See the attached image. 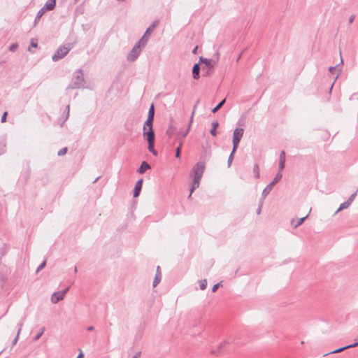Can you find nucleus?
Here are the masks:
<instances>
[{
  "mask_svg": "<svg viewBox=\"0 0 358 358\" xmlns=\"http://www.w3.org/2000/svg\"><path fill=\"white\" fill-rule=\"evenodd\" d=\"M22 326H23V324L22 322H20L17 324V327H18V329H17V335L15 336V338L13 339V345H15L18 341V338H19V335L22 331Z\"/></svg>",
  "mask_w": 358,
  "mask_h": 358,
  "instance_id": "nucleus-22",
  "label": "nucleus"
},
{
  "mask_svg": "<svg viewBox=\"0 0 358 358\" xmlns=\"http://www.w3.org/2000/svg\"><path fill=\"white\" fill-rule=\"evenodd\" d=\"M161 279H162V273H161V271H160V266H158L157 267V272H156V275H155V277L153 282H152V286L154 287H156L160 282Z\"/></svg>",
  "mask_w": 358,
  "mask_h": 358,
  "instance_id": "nucleus-15",
  "label": "nucleus"
},
{
  "mask_svg": "<svg viewBox=\"0 0 358 358\" xmlns=\"http://www.w3.org/2000/svg\"><path fill=\"white\" fill-rule=\"evenodd\" d=\"M220 286H222V282H218L214 285L212 288V292H215Z\"/></svg>",
  "mask_w": 358,
  "mask_h": 358,
  "instance_id": "nucleus-38",
  "label": "nucleus"
},
{
  "mask_svg": "<svg viewBox=\"0 0 358 358\" xmlns=\"http://www.w3.org/2000/svg\"><path fill=\"white\" fill-rule=\"evenodd\" d=\"M69 287H66V289H64V290H62V291L57 292V293H59V294L60 296H62L64 298V296H65V294L67 293V292L69 291Z\"/></svg>",
  "mask_w": 358,
  "mask_h": 358,
  "instance_id": "nucleus-39",
  "label": "nucleus"
},
{
  "mask_svg": "<svg viewBox=\"0 0 358 358\" xmlns=\"http://www.w3.org/2000/svg\"><path fill=\"white\" fill-rule=\"evenodd\" d=\"M226 102V99H222L215 108H213L212 113H215L217 112Z\"/></svg>",
  "mask_w": 358,
  "mask_h": 358,
  "instance_id": "nucleus-25",
  "label": "nucleus"
},
{
  "mask_svg": "<svg viewBox=\"0 0 358 358\" xmlns=\"http://www.w3.org/2000/svg\"><path fill=\"white\" fill-rule=\"evenodd\" d=\"M72 45L71 43H69L66 46H62L57 49V50L55 52V53L52 55V59L54 62H57L63 57H64L68 52L71 50Z\"/></svg>",
  "mask_w": 358,
  "mask_h": 358,
  "instance_id": "nucleus-4",
  "label": "nucleus"
},
{
  "mask_svg": "<svg viewBox=\"0 0 358 358\" xmlns=\"http://www.w3.org/2000/svg\"><path fill=\"white\" fill-rule=\"evenodd\" d=\"M182 146V141H180L178 146L177 147V148L176 150V158H180Z\"/></svg>",
  "mask_w": 358,
  "mask_h": 358,
  "instance_id": "nucleus-28",
  "label": "nucleus"
},
{
  "mask_svg": "<svg viewBox=\"0 0 358 358\" xmlns=\"http://www.w3.org/2000/svg\"><path fill=\"white\" fill-rule=\"evenodd\" d=\"M242 54H243V52H241V53L240 54V55L238 57L237 61H238V60L240 59V58H241V57Z\"/></svg>",
  "mask_w": 358,
  "mask_h": 358,
  "instance_id": "nucleus-55",
  "label": "nucleus"
},
{
  "mask_svg": "<svg viewBox=\"0 0 358 358\" xmlns=\"http://www.w3.org/2000/svg\"><path fill=\"white\" fill-rule=\"evenodd\" d=\"M308 215L306 216L301 217L300 219H292L291 220V225L294 228H297L299 226L302 224L303 222L306 220V219L308 217Z\"/></svg>",
  "mask_w": 358,
  "mask_h": 358,
  "instance_id": "nucleus-14",
  "label": "nucleus"
},
{
  "mask_svg": "<svg viewBox=\"0 0 358 358\" xmlns=\"http://www.w3.org/2000/svg\"><path fill=\"white\" fill-rule=\"evenodd\" d=\"M355 18V15H351L350 17V18H349V22L352 23L354 21Z\"/></svg>",
  "mask_w": 358,
  "mask_h": 358,
  "instance_id": "nucleus-47",
  "label": "nucleus"
},
{
  "mask_svg": "<svg viewBox=\"0 0 358 358\" xmlns=\"http://www.w3.org/2000/svg\"><path fill=\"white\" fill-rule=\"evenodd\" d=\"M200 64L199 63H196L193 66L192 68V76L195 80H198L200 78L199 72H200Z\"/></svg>",
  "mask_w": 358,
  "mask_h": 358,
  "instance_id": "nucleus-16",
  "label": "nucleus"
},
{
  "mask_svg": "<svg viewBox=\"0 0 358 358\" xmlns=\"http://www.w3.org/2000/svg\"><path fill=\"white\" fill-rule=\"evenodd\" d=\"M45 13V10H44V8H41L38 10V12L36 16L35 20H34V26L36 25L37 22L40 20V19L44 15Z\"/></svg>",
  "mask_w": 358,
  "mask_h": 358,
  "instance_id": "nucleus-23",
  "label": "nucleus"
},
{
  "mask_svg": "<svg viewBox=\"0 0 358 358\" xmlns=\"http://www.w3.org/2000/svg\"><path fill=\"white\" fill-rule=\"evenodd\" d=\"M69 287H66V289H64V290H62V291L57 292V293H59V294L60 296H62L64 298V296H65V294L67 293V292L69 291Z\"/></svg>",
  "mask_w": 358,
  "mask_h": 358,
  "instance_id": "nucleus-40",
  "label": "nucleus"
},
{
  "mask_svg": "<svg viewBox=\"0 0 358 358\" xmlns=\"http://www.w3.org/2000/svg\"><path fill=\"white\" fill-rule=\"evenodd\" d=\"M209 73H209V71H208L206 72V75H205V76H207V75H208Z\"/></svg>",
  "mask_w": 358,
  "mask_h": 358,
  "instance_id": "nucleus-58",
  "label": "nucleus"
},
{
  "mask_svg": "<svg viewBox=\"0 0 358 358\" xmlns=\"http://www.w3.org/2000/svg\"><path fill=\"white\" fill-rule=\"evenodd\" d=\"M18 48V44L17 43H13L11 44L9 48H8V50L10 51V52H15L16 50Z\"/></svg>",
  "mask_w": 358,
  "mask_h": 358,
  "instance_id": "nucleus-33",
  "label": "nucleus"
},
{
  "mask_svg": "<svg viewBox=\"0 0 358 358\" xmlns=\"http://www.w3.org/2000/svg\"><path fill=\"white\" fill-rule=\"evenodd\" d=\"M235 152H236V151H234V148H232V151H231V154L229 155V157L228 161H227V166H228V167H230L231 165L232 161H233L234 157Z\"/></svg>",
  "mask_w": 358,
  "mask_h": 358,
  "instance_id": "nucleus-29",
  "label": "nucleus"
},
{
  "mask_svg": "<svg viewBox=\"0 0 358 358\" xmlns=\"http://www.w3.org/2000/svg\"><path fill=\"white\" fill-rule=\"evenodd\" d=\"M358 346V342H355L352 344H350V345H346V346H344V347H342V348H338L331 352H329V354H334V353H339V352H343V350H346V349H349V348H355V347H357ZM329 355V353H328ZM327 355V354H326L324 356Z\"/></svg>",
  "mask_w": 358,
  "mask_h": 358,
  "instance_id": "nucleus-13",
  "label": "nucleus"
},
{
  "mask_svg": "<svg viewBox=\"0 0 358 358\" xmlns=\"http://www.w3.org/2000/svg\"><path fill=\"white\" fill-rule=\"evenodd\" d=\"M197 48H198V47H197V46H196V47H195V48H194V50H192V53L196 54V53Z\"/></svg>",
  "mask_w": 358,
  "mask_h": 358,
  "instance_id": "nucleus-53",
  "label": "nucleus"
},
{
  "mask_svg": "<svg viewBox=\"0 0 358 358\" xmlns=\"http://www.w3.org/2000/svg\"><path fill=\"white\" fill-rule=\"evenodd\" d=\"M46 265V261L44 260L39 266L36 269V273H38L40 271H41L43 268H45Z\"/></svg>",
  "mask_w": 358,
  "mask_h": 358,
  "instance_id": "nucleus-34",
  "label": "nucleus"
},
{
  "mask_svg": "<svg viewBox=\"0 0 358 358\" xmlns=\"http://www.w3.org/2000/svg\"><path fill=\"white\" fill-rule=\"evenodd\" d=\"M62 299H63V297L62 296H60L59 294V293H57V292L53 293L51 296V302L52 303H57Z\"/></svg>",
  "mask_w": 358,
  "mask_h": 358,
  "instance_id": "nucleus-19",
  "label": "nucleus"
},
{
  "mask_svg": "<svg viewBox=\"0 0 358 358\" xmlns=\"http://www.w3.org/2000/svg\"><path fill=\"white\" fill-rule=\"evenodd\" d=\"M243 133L244 129L243 128H236L234 129L232 139L234 151H236Z\"/></svg>",
  "mask_w": 358,
  "mask_h": 358,
  "instance_id": "nucleus-6",
  "label": "nucleus"
},
{
  "mask_svg": "<svg viewBox=\"0 0 358 358\" xmlns=\"http://www.w3.org/2000/svg\"><path fill=\"white\" fill-rule=\"evenodd\" d=\"M77 271H78L77 266H75V267H74V272H75V273H77Z\"/></svg>",
  "mask_w": 358,
  "mask_h": 358,
  "instance_id": "nucleus-56",
  "label": "nucleus"
},
{
  "mask_svg": "<svg viewBox=\"0 0 358 358\" xmlns=\"http://www.w3.org/2000/svg\"><path fill=\"white\" fill-rule=\"evenodd\" d=\"M144 136L147 137V141L148 143V150L150 152H151L153 149H155L154 148L155 140V131L146 132L144 134Z\"/></svg>",
  "mask_w": 358,
  "mask_h": 358,
  "instance_id": "nucleus-8",
  "label": "nucleus"
},
{
  "mask_svg": "<svg viewBox=\"0 0 358 358\" xmlns=\"http://www.w3.org/2000/svg\"><path fill=\"white\" fill-rule=\"evenodd\" d=\"M285 166V152L284 150L281 151L280 156H279V166L278 169L280 173Z\"/></svg>",
  "mask_w": 358,
  "mask_h": 358,
  "instance_id": "nucleus-12",
  "label": "nucleus"
},
{
  "mask_svg": "<svg viewBox=\"0 0 358 358\" xmlns=\"http://www.w3.org/2000/svg\"><path fill=\"white\" fill-rule=\"evenodd\" d=\"M150 152L152 153L155 156H157L158 154L157 152L155 149H153Z\"/></svg>",
  "mask_w": 358,
  "mask_h": 358,
  "instance_id": "nucleus-51",
  "label": "nucleus"
},
{
  "mask_svg": "<svg viewBox=\"0 0 358 358\" xmlns=\"http://www.w3.org/2000/svg\"><path fill=\"white\" fill-rule=\"evenodd\" d=\"M151 166L150 165L146 162L145 161H143L140 167L138 169L137 172L140 174L144 173L147 170L150 169Z\"/></svg>",
  "mask_w": 358,
  "mask_h": 358,
  "instance_id": "nucleus-17",
  "label": "nucleus"
},
{
  "mask_svg": "<svg viewBox=\"0 0 358 358\" xmlns=\"http://www.w3.org/2000/svg\"><path fill=\"white\" fill-rule=\"evenodd\" d=\"M199 287L201 290H204L207 287V280L206 279L199 281Z\"/></svg>",
  "mask_w": 358,
  "mask_h": 358,
  "instance_id": "nucleus-30",
  "label": "nucleus"
},
{
  "mask_svg": "<svg viewBox=\"0 0 358 358\" xmlns=\"http://www.w3.org/2000/svg\"><path fill=\"white\" fill-rule=\"evenodd\" d=\"M175 131V127L173 125H170L166 131V134L171 136Z\"/></svg>",
  "mask_w": 358,
  "mask_h": 358,
  "instance_id": "nucleus-32",
  "label": "nucleus"
},
{
  "mask_svg": "<svg viewBox=\"0 0 358 358\" xmlns=\"http://www.w3.org/2000/svg\"><path fill=\"white\" fill-rule=\"evenodd\" d=\"M253 173L256 178H259V168L257 164H255L253 167Z\"/></svg>",
  "mask_w": 358,
  "mask_h": 358,
  "instance_id": "nucleus-27",
  "label": "nucleus"
},
{
  "mask_svg": "<svg viewBox=\"0 0 358 358\" xmlns=\"http://www.w3.org/2000/svg\"><path fill=\"white\" fill-rule=\"evenodd\" d=\"M159 22L157 20L154 21L152 24L146 29L145 32L144 33L143 36L141 38L140 43H143L144 44H147L148 41V38L152 33V31L155 29V27L157 26Z\"/></svg>",
  "mask_w": 358,
  "mask_h": 358,
  "instance_id": "nucleus-7",
  "label": "nucleus"
},
{
  "mask_svg": "<svg viewBox=\"0 0 358 358\" xmlns=\"http://www.w3.org/2000/svg\"><path fill=\"white\" fill-rule=\"evenodd\" d=\"M5 145L0 142V155L4 152Z\"/></svg>",
  "mask_w": 358,
  "mask_h": 358,
  "instance_id": "nucleus-43",
  "label": "nucleus"
},
{
  "mask_svg": "<svg viewBox=\"0 0 358 358\" xmlns=\"http://www.w3.org/2000/svg\"><path fill=\"white\" fill-rule=\"evenodd\" d=\"M3 350H1V351L0 352V355L3 352Z\"/></svg>",
  "mask_w": 358,
  "mask_h": 358,
  "instance_id": "nucleus-59",
  "label": "nucleus"
},
{
  "mask_svg": "<svg viewBox=\"0 0 358 358\" xmlns=\"http://www.w3.org/2000/svg\"><path fill=\"white\" fill-rule=\"evenodd\" d=\"M350 205L351 204L348 201L343 202L340 205L339 208H338L335 213L336 214L338 212L341 211L342 210L348 208Z\"/></svg>",
  "mask_w": 358,
  "mask_h": 358,
  "instance_id": "nucleus-24",
  "label": "nucleus"
},
{
  "mask_svg": "<svg viewBox=\"0 0 358 358\" xmlns=\"http://www.w3.org/2000/svg\"><path fill=\"white\" fill-rule=\"evenodd\" d=\"M145 44L140 43L138 41L133 47L130 52L127 55V60L134 62L141 52V48L145 47Z\"/></svg>",
  "mask_w": 358,
  "mask_h": 358,
  "instance_id": "nucleus-3",
  "label": "nucleus"
},
{
  "mask_svg": "<svg viewBox=\"0 0 358 358\" xmlns=\"http://www.w3.org/2000/svg\"><path fill=\"white\" fill-rule=\"evenodd\" d=\"M282 177V175L281 173H277L273 180L263 189L262 193V200H264L266 196L272 190L274 185L281 180Z\"/></svg>",
  "mask_w": 358,
  "mask_h": 358,
  "instance_id": "nucleus-5",
  "label": "nucleus"
},
{
  "mask_svg": "<svg viewBox=\"0 0 358 358\" xmlns=\"http://www.w3.org/2000/svg\"><path fill=\"white\" fill-rule=\"evenodd\" d=\"M205 169V163L203 162H198L192 169L189 176L192 178V183L189 189L188 199L192 197L194 191L199 187L200 180L202 178Z\"/></svg>",
  "mask_w": 358,
  "mask_h": 358,
  "instance_id": "nucleus-1",
  "label": "nucleus"
},
{
  "mask_svg": "<svg viewBox=\"0 0 358 358\" xmlns=\"http://www.w3.org/2000/svg\"><path fill=\"white\" fill-rule=\"evenodd\" d=\"M153 121H154V119L148 118V117L147 118V120L145 122L144 125H143V135L146 132L154 131V130L152 129Z\"/></svg>",
  "mask_w": 358,
  "mask_h": 358,
  "instance_id": "nucleus-9",
  "label": "nucleus"
},
{
  "mask_svg": "<svg viewBox=\"0 0 358 358\" xmlns=\"http://www.w3.org/2000/svg\"><path fill=\"white\" fill-rule=\"evenodd\" d=\"M143 185V179L138 180L135 185L133 196L136 198L139 196Z\"/></svg>",
  "mask_w": 358,
  "mask_h": 358,
  "instance_id": "nucleus-11",
  "label": "nucleus"
},
{
  "mask_svg": "<svg viewBox=\"0 0 358 358\" xmlns=\"http://www.w3.org/2000/svg\"><path fill=\"white\" fill-rule=\"evenodd\" d=\"M7 115H8V113L6 111L3 113V115L1 116V122H5L6 121Z\"/></svg>",
  "mask_w": 358,
  "mask_h": 358,
  "instance_id": "nucleus-42",
  "label": "nucleus"
},
{
  "mask_svg": "<svg viewBox=\"0 0 358 358\" xmlns=\"http://www.w3.org/2000/svg\"><path fill=\"white\" fill-rule=\"evenodd\" d=\"M55 4L56 0H48L42 8H44L45 11L52 10L55 8Z\"/></svg>",
  "mask_w": 358,
  "mask_h": 358,
  "instance_id": "nucleus-18",
  "label": "nucleus"
},
{
  "mask_svg": "<svg viewBox=\"0 0 358 358\" xmlns=\"http://www.w3.org/2000/svg\"><path fill=\"white\" fill-rule=\"evenodd\" d=\"M337 69V66H330L329 68V71L330 73H334V71Z\"/></svg>",
  "mask_w": 358,
  "mask_h": 358,
  "instance_id": "nucleus-46",
  "label": "nucleus"
},
{
  "mask_svg": "<svg viewBox=\"0 0 358 358\" xmlns=\"http://www.w3.org/2000/svg\"><path fill=\"white\" fill-rule=\"evenodd\" d=\"M98 179H99V178H96L94 180V182H96L98 180Z\"/></svg>",
  "mask_w": 358,
  "mask_h": 358,
  "instance_id": "nucleus-57",
  "label": "nucleus"
},
{
  "mask_svg": "<svg viewBox=\"0 0 358 358\" xmlns=\"http://www.w3.org/2000/svg\"><path fill=\"white\" fill-rule=\"evenodd\" d=\"M141 356V352H138L132 358H138Z\"/></svg>",
  "mask_w": 358,
  "mask_h": 358,
  "instance_id": "nucleus-48",
  "label": "nucleus"
},
{
  "mask_svg": "<svg viewBox=\"0 0 358 358\" xmlns=\"http://www.w3.org/2000/svg\"><path fill=\"white\" fill-rule=\"evenodd\" d=\"M45 330V328L43 327L41 329L40 331L34 336V340L38 341L41 336L43 334L44 331Z\"/></svg>",
  "mask_w": 358,
  "mask_h": 358,
  "instance_id": "nucleus-31",
  "label": "nucleus"
},
{
  "mask_svg": "<svg viewBox=\"0 0 358 358\" xmlns=\"http://www.w3.org/2000/svg\"><path fill=\"white\" fill-rule=\"evenodd\" d=\"M66 152H67V148H63L59 150L57 155H58V156H63L66 153Z\"/></svg>",
  "mask_w": 358,
  "mask_h": 358,
  "instance_id": "nucleus-35",
  "label": "nucleus"
},
{
  "mask_svg": "<svg viewBox=\"0 0 358 358\" xmlns=\"http://www.w3.org/2000/svg\"><path fill=\"white\" fill-rule=\"evenodd\" d=\"M31 45L32 47H34V48H36V47H37V45H38V44H37L36 43L34 42V41H31Z\"/></svg>",
  "mask_w": 358,
  "mask_h": 358,
  "instance_id": "nucleus-49",
  "label": "nucleus"
},
{
  "mask_svg": "<svg viewBox=\"0 0 358 358\" xmlns=\"http://www.w3.org/2000/svg\"><path fill=\"white\" fill-rule=\"evenodd\" d=\"M94 327H93V326H90V327H87V331H93V330H94Z\"/></svg>",
  "mask_w": 358,
  "mask_h": 358,
  "instance_id": "nucleus-52",
  "label": "nucleus"
},
{
  "mask_svg": "<svg viewBox=\"0 0 358 358\" xmlns=\"http://www.w3.org/2000/svg\"><path fill=\"white\" fill-rule=\"evenodd\" d=\"M85 83V80L83 78V71L82 69H79L76 72H75V74L72 78V80L66 89L67 90L79 89L84 86Z\"/></svg>",
  "mask_w": 358,
  "mask_h": 358,
  "instance_id": "nucleus-2",
  "label": "nucleus"
},
{
  "mask_svg": "<svg viewBox=\"0 0 358 358\" xmlns=\"http://www.w3.org/2000/svg\"><path fill=\"white\" fill-rule=\"evenodd\" d=\"M199 101L198 100V101H196V104L194 106V108H193V110H195V109H196V108L197 104L199 103Z\"/></svg>",
  "mask_w": 358,
  "mask_h": 358,
  "instance_id": "nucleus-54",
  "label": "nucleus"
},
{
  "mask_svg": "<svg viewBox=\"0 0 358 358\" xmlns=\"http://www.w3.org/2000/svg\"><path fill=\"white\" fill-rule=\"evenodd\" d=\"M154 117H155V107H154V104L152 103L149 108L148 117L154 119Z\"/></svg>",
  "mask_w": 358,
  "mask_h": 358,
  "instance_id": "nucleus-26",
  "label": "nucleus"
},
{
  "mask_svg": "<svg viewBox=\"0 0 358 358\" xmlns=\"http://www.w3.org/2000/svg\"><path fill=\"white\" fill-rule=\"evenodd\" d=\"M194 115V110H192V115H191V117H190L189 123V125H190V126H191V124H192V123L193 122Z\"/></svg>",
  "mask_w": 358,
  "mask_h": 358,
  "instance_id": "nucleus-44",
  "label": "nucleus"
},
{
  "mask_svg": "<svg viewBox=\"0 0 358 358\" xmlns=\"http://www.w3.org/2000/svg\"><path fill=\"white\" fill-rule=\"evenodd\" d=\"M263 203H264V200H262V198L261 200H260L259 204V207H258V208L257 210V215H259L261 213L262 207L263 206Z\"/></svg>",
  "mask_w": 358,
  "mask_h": 358,
  "instance_id": "nucleus-36",
  "label": "nucleus"
},
{
  "mask_svg": "<svg viewBox=\"0 0 358 358\" xmlns=\"http://www.w3.org/2000/svg\"><path fill=\"white\" fill-rule=\"evenodd\" d=\"M219 126V122L215 120V121H213L212 122V129L210 130V134L213 136H215L217 135V128Z\"/></svg>",
  "mask_w": 358,
  "mask_h": 358,
  "instance_id": "nucleus-21",
  "label": "nucleus"
},
{
  "mask_svg": "<svg viewBox=\"0 0 358 358\" xmlns=\"http://www.w3.org/2000/svg\"><path fill=\"white\" fill-rule=\"evenodd\" d=\"M83 357H84V355L83 354L82 352H80L77 357V358H83Z\"/></svg>",
  "mask_w": 358,
  "mask_h": 358,
  "instance_id": "nucleus-50",
  "label": "nucleus"
},
{
  "mask_svg": "<svg viewBox=\"0 0 358 358\" xmlns=\"http://www.w3.org/2000/svg\"><path fill=\"white\" fill-rule=\"evenodd\" d=\"M69 110H70V106L69 105H67L66 107V110H65V120H66L68 118H69Z\"/></svg>",
  "mask_w": 358,
  "mask_h": 358,
  "instance_id": "nucleus-41",
  "label": "nucleus"
},
{
  "mask_svg": "<svg viewBox=\"0 0 358 358\" xmlns=\"http://www.w3.org/2000/svg\"><path fill=\"white\" fill-rule=\"evenodd\" d=\"M229 343H230V342H229V341H224V342H222V343H220L219 344V345H218V348H217V350H211V352H211V354H212V355H219V350H220L222 348H223V347L226 346L227 345H229Z\"/></svg>",
  "mask_w": 358,
  "mask_h": 358,
  "instance_id": "nucleus-20",
  "label": "nucleus"
},
{
  "mask_svg": "<svg viewBox=\"0 0 358 358\" xmlns=\"http://www.w3.org/2000/svg\"><path fill=\"white\" fill-rule=\"evenodd\" d=\"M189 129H190V125H189L188 128L187 129V130L185 132H183V134H182V136L183 137H185L187 135Z\"/></svg>",
  "mask_w": 358,
  "mask_h": 358,
  "instance_id": "nucleus-45",
  "label": "nucleus"
},
{
  "mask_svg": "<svg viewBox=\"0 0 358 358\" xmlns=\"http://www.w3.org/2000/svg\"><path fill=\"white\" fill-rule=\"evenodd\" d=\"M218 57H217V60L213 61L212 59H208L206 58H203L202 57H200L199 61L200 62L205 64V66H206L209 70L212 69L214 66V64L217 62Z\"/></svg>",
  "mask_w": 358,
  "mask_h": 358,
  "instance_id": "nucleus-10",
  "label": "nucleus"
},
{
  "mask_svg": "<svg viewBox=\"0 0 358 358\" xmlns=\"http://www.w3.org/2000/svg\"><path fill=\"white\" fill-rule=\"evenodd\" d=\"M357 196V192L353 193L347 200L350 204L353 202Z\"/></svg>",
  "mask_w": 358,
  "mask_h": 358,
  "instance_id": "nucleus-37",
  "label": "nucleus"
}]
</instances>
